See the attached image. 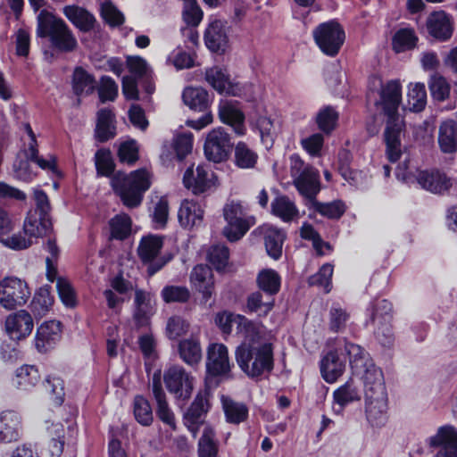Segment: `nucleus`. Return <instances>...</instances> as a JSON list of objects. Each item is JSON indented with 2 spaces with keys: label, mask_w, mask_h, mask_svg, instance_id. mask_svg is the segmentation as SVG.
I'll return each instance as SVG.
<instances>
[{
  "label": "nucleus",
  "mask_w": 457,
  "mask_h": 457,
  "mask_svg": "<svg viewBox=\"0 0 457 457\" xmlns=\"http://www.w3.org/2000/svg\"><path fill=\"white\" fill-rule=\"evenodd\" d=\"M239 324L245 328V339L236 350V360L240 369L250 378L272 370V345L262 338L252 321L240 319Z\"/></svg>",
  "instance_id": "1"
},
{
  "label": "nucleus",
  "mask_w": 457,
  "mask_h": 457,
  "mask_svg": "<svg viewBox=\"0 0 457 457\" xmlns=\"http://www.w3.org/2000/svg\"><path fill=\"white\" fill-rule=\"evenodd\" d=\"M37 36L47 38L51 46L61 53L77 49L78 41L66 22L54 13L43 9L37 17Z\"/></svg>",
  "instance_id": "2"
},
{
  "label": "nucleus",
  "mask_w": 457,
  "mask_h": 457,
  "mask_svg": "<svg viewBox=\"0 0 457 457\" xmlns=\"http://www.w3.org/2000/svg\"><path fill=\"white\" fill-rule=\"evenodd\" d=\"M111 183L122 203L127 207L135 208L142 203L145 192L151 186L150 174L145 169L137 170L129 175L118 172Z\"/></svg>",
  "instance_id": "3"
},
{
  "label": "nucleus",
  "mask_w": 457,
  "mask_h": 457,
  "mask_svg": "<svg viewBox=\"0 0 457 457\" xmlns=\"http://www.w3.org/2000/svg\"><path fill=\"white\" fill-rule=\"evenodd\" d=\"M223 216L227 221L223 234L230 242L242 238L256 222L255 217L248 213L240 201L228 202L223 207Z\"/></svg>",
  "instance_id": "4"
},
{
  "label": "nucleus",
  "mask_w": 457,
  "mask_h": 457,
  "mask_svg": "<svg viewBox=\"0 0 457 457\" xmlns=\"http://www.w3.org/2000/svg\"><path fill=\"white\" fill-rule=\"evenodd\" d=\"M410 160L405 159L397 167L395 175L399 180L406 183H412L415 180L422 188L435 194H441L448 190L451 186V179L437 170H420L415 176L409 167Z\"/></svg>",
  "instance_id": "5"
},
{
  "label": "nucleus",
  "mask_w": 457,
  "mask_h": 457,
  "mask_svg": "<svg viewBox=\"0 0 457 457\" xmlns=\"http://www.w3.org/2000/svg\"><path fill=\"white\" fill-rule=\"evenodd\" d=\"M290 162L294 185L298 192L312 203L320 189L319 171L309 165H304L297 155H292Z\"/></svg>",
  "instance_id": "6"
},
{
  "label": "nucleus",
  "mask_w": 457,
  "mask_h": 457,
  "mask_svg": "<svg viewBox=\"0 0 457 457\" xmlns=\"http://www.w3.org/2000/svg\"><path fill=\"white\" fill-rule=\"evenodd\" d=\"M320 49L328 56H336L345 38V30L336 21L320 24L312 32Z\"/></svg>",
  "instance_id": "7"
},
{
  "label": "nucleus",
  "mask_w": 457,
  "mask_h": 457,
  "mask_svg": "<svg viewBox=\"0 0 457 457\" xmlns=\"http://www.w3.org/2000/svg\"><path fill=\"white\" fill-rule=\"evenodd\" d=\"M194 377L179 365H172L165 370L163 381L168 391L177 400L185 402L190 398L194 389Z\"/></svg>",
  "instance_id": "8"
},
{
  "label": "nucleus",
  "mask_w": 457,
  "mask_h": 457,
  "mask_svg": "<svg viewBox=\"0 0 457 457\" xmlns=\"http://www.w3.org/2000/svg\"><path fill=\"white\" fill-rule=\"evenodd\" d=\"M232 147L229 134L223 128H216L207 133L204 152L208 161L220 163L228 159Z\"/></svg>",
  "instance_id": "9"
},
{
  "label": "nucleus",
  "mask_w": 457,
  "mask_h": 457,
  "mask_svg": "<svg viewBox=\"0 0 457 457\" xmlns=\"http://www.w3.org/2000/svg\"><path fill=\"white\" fill-rule=\"evenodd\" d=\"M29 296L27 283L18 278H6L0 284V304L7 310L23 305Z\"/></svg>",
  "instance_id": "10"
},
{
  "label": "nucleus",
  "mask_w": 457,
  "mask_h": 457,
  "mask_svg": "<svg viewBox=\"0 0 457 457\" xmlns=\"http://www.w3.org/2000/svg\"><path fill=\"white\" fill-rule=\"evenodd\" d=\"M428 445L436 450L435 457H457V428L451 425L440 427Z\"/></svg>",
  "instance_id": "11"
},
{
  "label": "nucleus",
  "mask_w": 457,
  "mask_h": 457,
  "mask_svg": "<svg viewBox=\"0 0 457 457\" xmlns=\"http://www.w3.org/2000/svg\"><path fill=\"white\" fill-rule=\"evenodd\" d=\"M426 29L428 35L435 39L447 41L453 33V19L443 10L432 12L426 20Z\"/></svg>",
  "instance_id": "12"
},
{
  "label": "nucleus",
  "mask_w": 457,
  "mask_h": 457,
  "mask_svg": "<svg viewBox=\"0 0 457 457\" xmlns=\"http://www.w3.org/2000/svg\"><path fill=\"white\" fill-rule=\"evenodd\" d=\"M379 96V104L388 120H398L397 111L402 101V87L399 80H389L382 85Z\"/></svg>",
  "instance_id": "13"
},
{
  "label": "nucleus",
  "mask_w": 457,
  "mask_h": 457,
  "mask_svg": "<svg viewBox=\"0 0 457 457\" xmlns=\"http://www.w3.org/2000/svg\"><path fill=\"white\" fill-rule=\"evenodd\" d=\"M34 327L31 315L25 310H20L8 315L5 320V331L12 340H21L32 332Z\"/></svg>",
  "instance_id": "14"
},
{
  "label": "nucleus",
  "mask_w": 457,
  "mask_h": 457,
  "mask_svg": "<svg viewBox=\"0 0 457 457\" xmlns=\"http://www.w3.org/2000/svg\"><path fill=\"white\" fill-rule=\"evenodd\" d=\"M402 124L399 120H387L384 131L386 156L390 162H397L403 154L401 142Z\"/></svg>",
  "instance_id": "15"
},
{
  "label": "nucleus",
  "mask_w": 457,
  "mask_h": 457,
  "mask_svg": "<svg viewBox=\"0 0 457 457\" xmlns=\"http://www.w3.org/2000/svg\"><path fill=\"white\" fill-rule=\"evenodd\" d=\"M365 413L371 426H384L387 420V395H365Z\"/></svg>",
  "instance_id": "16"
},
{
  "label": "nucleus",
  "mask_w": 457,
  "mask_h": 457,
  "mask_svg": "<svg viewBox=\"0 0 457 457\" xmlns=\"http://www.w3.org/2000/svg\"><path fill=\"white\" fill-rule=\"evenodd\" d=\"M206 369L212 376L225 375L230 370L228 349L222 344H212L207 351Z\"/></svg>",
  "instance_id": "17"
},
{
  "label": "nucleus",
  "mask_w": 457,
  "mask_h": 457,
  "mask_svg": "<svg viewBox=\"0 0 457 457\" xmlns=\"http://www.w3.org/2000/svg\"><path fill=\"white\" fill-rule=\"evenodd\" d=\"M192 286L203 295V301L206 303L214 291L213 273L207 265H196L190 273Z\"/></svg>",
  "instance_id": "18"
},
{
  "label": "nucleus",
  "mask_w": 457,
  "mask_h": 457,
  "mask_svg": "<svg viewBox=\"0 0 457 457\" xmlns=\"http://www.w3.org/2000/svg\"><path fill=\"white\" fill-rule=\"evenodd\" d=\"M21 429V418L18 412L6 410L0 413V444L18 441Z\"/></svg>",
  "instance_id": "19"
},
{
  "label": "nucleus",
  "mask_w": 457,
  "mask_h": 457,
  "mask_svg": "<svg viewBox=\"0 0 457 457\" xmlns=\"http://www.w3.org/2000/svg\"><path fill=\"white\" fill-rule=\"evenodd\" d=\"M62 324L60 321L48 320L42 323L37 329L35 345L43 353L51 348L61 337Z\"/></svg>",
  "instance_id": "20"
},
{
  "label": "nucleus",
  "mask_w": 457,
  "mask_h": 457,
  "mask_svg": "<svg viewBox=\"0 0 457 457\" xmlns=\"http://www.w3.org/2000/svg\"><path fill=\"white\" fill-rule=\"evenodd\" d=\"M212 176L213 174L204 165L196 167L195 174L193 167H189L183 176V183L187 188L197 195L205 192L211 187Z\"/></svg>",
  "instance_id": "21"
},
{
  "label": "nucleus",
  "mask_w": 457,
  "mask_h": 457,
  "mask_svg": "<svg viewBox=\"0 0 457 457\" xmlns=\"http://www.w3.org/2000/svg\"><path fill=\"white\" fill-rule=\"evenodd\" d=\"M342 351L341 347H337L336 350L328 353L321 360L320 372L328 383H334L345 370V361L340 358V354L343 353Z\"/></svg>",
  "instance_id": "22"
},
{
  "label": "nucleus",
  "mask_w": 457,
  "mask_h": 457,
  "mask_svg": "<svg viewBox=\"0 0 457 457\" xmlns=\"http://www.w3.org/2000/svg\"><path fill=\"white\" fill-rule=\"evenodd\" d=\"M204 42L209 50L213 53L223 54L228 44L225 24L221 21H214L205 30Z\"/></svg>",
  "instance_id": "23"
},
{
  "label": "nucleus",
  "mask_w": 457,
  "mask_h": 457,
  "mask_svg": "<svg viewBox=\"0 0 457 457\" xmlns=\"http://www.w3.org/2000/svg\"><path fill=\"white\" fill-rule=\"evenodd\" d=\"M152 391L157 403V415L167 425L175 428L174 415L166 401V394L161 382V373L154 372L152 379Z\"/></svg>",
  "instance_id": "24"
},
{
  "label": "nucleus",
  "mask_w": 457,
  "mask_h": 457,
  "mask_svg": "<svg viewBox=\"0 0 457 457\" xmlns=\"http://www.w3.org/2000/svg\"><path fill=\"white\" fill-rule=\"evenodd\" d=\"M345 354L349 357V362L353 373L361 375L373 362L369 353L360 345L347 342L345 339L340 341Z\"/></svg>",
  "instance_id": "25"
},
{
  "label": "nucleus",
  "mask_w": 457,
  "mask_h": 457,
  "mask_svg": "<svg viewBox=\"0 0 457 457\" xmlns=\"http://www.w3.org/2000/svg\"><path fill=\"white\" fill-rule=\"evenodd\" d=\"M363 384L365 395H387L383 372L374 364L370 365L361 374Z\"/></svg>",
  "instance_id": "26"
},
{
  "label": "nucleus",
  "mask_w": 457,
  "mask_h": 457,
  "mask_svg": "<svg viewBox=\"0 0 457 457\" xmlns=\"http://www.w3.org/2000/svg\"><path fill=\"white\" fill-rule=\"evenodd\" d=\"M65 17L80 31L88 32L94 29L96 19L85 8L78 5L63 7Z\"/></svg>",
  "instance_id": "27"
},
{
  "label": "nucleus",
  "mask_w": 457,
  "mask_h": 457,
  "mask_svg": "<svg viewBox=\"0 0 457 457\" xmlns=\"http://www.w3.org/2000/svg\"><path fill=\"white\" fill-rule=\"evenodd\" d=\"M206 81L220 94L236 96L237 87L234 86L226 74L225 71L220 67H212L205 71Z\"/></svg>",
  "instance_id": "28"
},
{
  "label": "nucleus",
  "mask_w": 457,
  "mask_h": 457,
  "mask_svg": "<svg viewBox=\"0 0 457 457\" xmlns=\"http://www.w3.org/2000/svg\"><path fill=\"white\" fill-rule=\"evenodd\" d=\"M52 229V221L50 217H43L35 212H28L23 223V232L26 236L39 237L47 235Z\"/></svg>",
  "instance_id": "29"
},
{
  "label": "nucleus",
  "mask_w": 457,
  "mask_h": 457,
  "mask_svg": "<svg viewBox=\"0 0 457 457\" xmlns=\"http://www.w3.org/2000/svg\"><path fill=\"white\" fill-rule=\"evenodd\" d=\"M219 116L223 123L233 127L235 132L241 136L245 134V115L241 110L230 102L220 104L219 108Z\"/></svg>",
  "instance_id": "30"
},
{
  "label": "nucleus",
  "mask_w": 457,
  "mask_h": 457,
  "mask_svg": "<svg viewBox=\"0 0 457 457\" xmlns=\"http://www.w3.org/2000/svg\"><path fill=\"white\" fill-rule=\"evenodd\" d=\"M152 295L142 289H136L133 318L137 327L145 326L152 313Z\"/></svg>",
  "instance_id": "31"
},
{
  "label": "nucleus",
  "mask_w": 457,
  "mask_h": 457,
  "mask_svg": "<svg viewBox=\"0 0 457 457\" xmlns=\"http://www.w3.org/2000/svg\"><path fill=\"white\" fill-rule=\"evenodd\" d=\"M438 145L443 153L457 151V122L453 120L443 121L438 129Z\"/></svg>",
  "instance_id": "32"
},
{
  "label": "nucleus",
  "mask_w": 457,
  "mask_h": 457,
  "mask_svg": "<svg viewBox=\"0 0 457 457\" xmlns=\"http://www.w3.org/2000/svg\"><path fill=\"white\" fill-rule=\"evenodd\" d=\"M204 216L201 205L193 200L182 202L178 212V218L181 226L191 228L200 223Z\"/></svg>",
  "instance_id": "33"
},
{
  "label": "nucleus",
  "mask_w": 457,
  "mask_h": 457,
  "mask_svg": "<svg viewBox=\"0 0 457 457\" xmlns=\"http://www.w3.org/2000/svg\"><path fill=\"white\" fill-rule=\"evenodd\" d=\"M178 352L181 360L189 366L197 365L202 360V348L198 339L195 337L179 341Z\"/></svg>",
  "instance_id": "34"
},
{
  "label": "nucleus",
  "mask_w": 457,
  "mask_h": 457,
  "mask_svg": "<svg viewBox=\"0 0 457 457\" xmlns=\"http://www.w3.org/2000/svg\"><path fill=\"white\" fill-rule=\"evenodd\" d=\"M271 213L284 222H290L299 217V211L287 195H278L271 202Z\"/></svg>",
  "instance_id": "35"
},
{
  "label": "nucleus",
  "mask_w": 457,
  "mask_h": 457,
  "mask_svg": "<svg viewBox=\"0 0 457 457\" xmlns=\"http://www.w3.org/2000/svg\"><path fill=\"white\" fill-rule=\"evenodd\" d=\"M183 102L190 109L204 112L210 104L208 92L203 87H187L182 94Z\"/></svg>",
  "instance_id": "36"
},
{
  "label": "nucleus",
  "mask_w": 457,
  "mask_h": 457,
  "mask_svg": "<svg viewBox=\"0 0 457 457\" xmlns=\"http://www.w3.org/2000/svg\"><path fill=\"white\" fill-rule=\"evenodd\" d=\"M254 127L260 133L262 145L270 149L278 133V126L275 120L266 115H259L254 121Z\"/></svg>",
  "instance_id": "37"
},
{
  "label": "nucleus",
  "mask_w": 457,
  "mask_h": 457,
  "mask_svg": "<svg viewBox=\"0 0 457 457\" xmlns=\"http://www.w3.org/2000/svg\"><path fill=\"white\" fill-rule=\"evenodd\" d=\"M198 457H220L219 441L212 427H205L197 444Z\"/></svg>",
  "instance_id": "38"
},
{
  "label": "nucleus",
  "mask_w": 457,
  "mask_h": 457,
  "mask_svg": "<svg viewBox=\"0 0 457 457\" xmlns=\"http://www.w3.org/2000/svg\"><path fill=\"white\" fill-rule=\"evenodd\" d=\"M41 380L38 369L34 365H23L17 369L15 386L20 390L29 391Z\"/></svg>",
  "instance_id": "39"
},
{
  "label": "nucleus",
  "mask_w": 457,
  "mask_h": 457,
  "mask_svg": "<svg viewBox=\"0 0 457 457\" xmlns=\"http://www.w3.org/2000/svg\"><path fill=\"white\" fill-rule=\"evenodd\" d=\"M370 320L372 324L386 325L392 320V304L386 299L375 300L368 309Z\"/></svg>",
  "instance_id": "40"
},
{
  "label": "nucleus",
  "mask_w": 457,
  "mask_h": 457,
  "mask_svg": "<svg viewBox=\"0 0 457 457\" xmlns=\"http://www.w3.org/2000/svg\"><path fill=\"white\" fill-rule=\"evenodd\" d=\"M162 238L159 236L150 235L144 237L139 244L137 252L143 262H150L156 258L162 247Z\"/></svg>",
  "instance_id": "41"
},
{
  "label": "nucleus",
  "mask_w": 457,
  "mask_h": 457,
  "mask_svg": "<svg viewBox=\"0 0 457 457\" xmlns=\"http://www.w3.org/2000/svg\"><path fill=\"white\" fill-rule=\"evenodd\" d=\"M222 405L228 422L240 424L247 420L248 408L245 403L222 397Z\"/></svg>",
  "instance_id": "42"
},
{
  "label": "nucleus",
  "mask_w": 457,
  "mask_h": 457,
  "mask_svg": "<svg viewBox=\"0 0 457 457\" xmlns=\"http://www.w3.org/2000/svg\"><path fill=\"white\" fill-rule=\"evenodd\" d=\"M54 304V296L48 287H40L35 294L30 309L36 317H43L50 311Z\"/></svg>",
  "instance_id": "43"
},
{
  "label": "nucleus",
  "mask_w": 457,
  "mask_h": 457,
  "mask_svg": "<svg viewBox=\"0 0 457 457\" xmlns=\"http://www.w3.org/2000/svg\"><path fill=\"white\" fill-rule=\"evenodd\" d=\"M285 238L286 234L281 229L273 227L266 229L264 235L266 251L274 260H278L281 256Z\"/></svg>",
  "instance_id": "44"
},
{
  "label": "nucleus",
  "mask_w": 457,
  "mask_h": 457,
  "mask_svg": "<svg viewBox=\"0 0 457 457\" xmlns=\"http://www.w3.org/2000/svg\"><path fill=\"white\" fill-rule=\"evenodd\" d=\"M281 278L277 271L271 269L263 270L257 276L259 288L266 295L274 296L280 289Z\"/></svg>",
  "instance_id": "45"
},
{
  "label": "nucleus",
  "mask_w": 457,
  "mask_h": 457,
  "mask_svg": "<svg viewBox=\"0 0 457 457\" xmlns=\"http://www.w3.org/2000/svg\"><path fill=\"white\" fill-rule=\"evenodd\" d=\"M209 408V393L207 391L199 392L185 413L184 420L203 422V418L208 412Z\"/></svg>",
  "instance_id": "46"
},
{
  "label": "nucleus",
  "mask_w": 457,
  "mask_h": 457,
  "mask_svg": "<svg viewBox=\"0 0 457 457\" xmlns=\"http://www.w3.org/2000/svg\"><path fill=\"white\" fill-rule=\"evenodd\" d=\"M258 154L245 143L238 142L234 149V163L240 169H252L255 166Z\"/></svg>",
  "instance_id": "47"
},
{
  "label": "nucleus",
  "mask_w": 457,
  "mask_h": 457,
  "mask_svg": "<svg viewBox=\"0 0 457 457\" xmlns=\"http://www.w3.org/2000/svg\"><path fill=\"white\" fill-rule=\"evenodd\" d=\"M418 37L411 28L398 29L393 37V49L396 53L411 50L416 46Z\"/></svg>",
  "instance_id": "48"
},
{
  "label": "nucleus",
  "mask_w": 457,
  "mask_h": 457,
  "mask_svg": "<svg viewBox=\"0 0 457 457\" xmlns=\"http://www.w3.org/2000/svg\"><path fill=\"white\" fill-rule=\"evenodd\" d=\"M96 88V80L84 69L76 68L73 73V91L77 96L89 95Z\"/></svg>",
  "instance_id": "49"
},
{
  "label": "nucleus",
  "mask_w": 457,
  "mask_h": 457,
  "mask_svg": "<svg viewBox=\"0 0 457 457\" xmlns=\"http://www.w3.org/2000/svg\"><path fill=\"white\" fill-rule=\"evenodd\" d=\"M350 320V312L339 303L331 305L328 312V328L332 332H342Z\"/></svg>",
  "instance_id": "50"
},
{
  "label": "nucleus",
  "mask_w": 457,
  "mask_h": 457,
  "mask_svg": "<svg viewBox=\"0 0 457 457\" xmlns=\"http://www.w3.org/2000/svg\"><path fill=\"white\" fill-rule=\"evenodd\" d=\"M334 401L341 408L361 399L360 391L353 381H347L343 386L335 390Z\"/></svg>",
  "instance_id": "51"
},
{
  "label": "nucleus",
  "mask_w": 457,
  "mask_h": 457,
  "mask_svg": "<svg viewBox=\"0 0 457 457\" xmlns=\"http://www.w3.org/2000/svg\"><path fill=\"white\" fill-rule=\"evenodd\" d=\"M334 267L329 263L323 264L320 270L308 278L310 286H315L323 288L326 294L329 293L332 288V276Z\"/></svg>",
  "instance_id": "52"
},
{
  "label": "nucleus",
  "mask_w": 457,
  "mask_h": 457,
  "mask_svg": "<svg viewBox=\"0 0 457 457\" xmlns=\"http://www.w3.org/2000/svg\"><path fill=\"white\" fill-rule=\"evenodd\" d=\"M410 109L414 112L422 111L427 104V92L422 83L410 84L407 94Z\"/></svg>",
  "instance_id": "53"
},
{
  "label": "nucleus",
  "mask_w": 457,
  "mask_h": 457,
  "mask_svg": "<svg viewBox=\"0 0 457 457\" xmlns=\"http://www.w3.org/2000/svg\"><path fill=\"white\" fill-rule=\"evenodd\" d=\"M49 437L51 438L50 452L52 456L59 457L63 451L65 430L62 423L52 422L46 427Z\"/></svg>",
  "instance_id": "54"
},
{
  "label": "nucleus",
  "mask_w": 457,
  "mask_h": 457,
  "mask_svg": "<svg viewBox=\"0 0 457 457\" xmlns=\"http://www.w3.org/2000/svg\"><path fill=\"white\" fill-rule=\"evenodd\" d=\"M311 204L315 212L328 219H339L345 212V205L340 200L330 203L313 200Z\"/></svg>",
  "instance_id": "55"
},
{
  "label": "nucleus",
  "mask_w": 457,
  "mask_h": 457,
  "mask_svg": "<svg viewBox=\"0 0 457 457\" xmlns=\"http://www.w3.org/2000/svg\"><path fill=\"white\" fill-rule=\"evenodd\" d=\"M109 225L112 238L122 240L130 234L131 219L125 213L114 216L111 219Z\"/></svg>",
  "instance_id": "56"
},
{
  "label": "nucleus",
  "mask_w": 457,
  "mask_h": 457,
  "mask_svg": "<svg viewBox=\"0 0 457 457\" xmlns=\"http://www.w3.org/2000/svg\"><path fill=\"white\" fill-rule=\"evenodd\" d=\"M161 295L167 303H185L189 300L191 294L185 286H165L161 292Z\"/></svg>",
  "instance_id": "57"
},
{
  "label": "nucleus",
  "mask_w": 457,
  "mask_h": 457,
  "mask_svg": "<svg viewBox=\"0 0 457 457\" xmlns=\"http://www.w3.org/2000/svg\"><path fill=\"white\" fill-rule=\"evenodd\" d=\"M273 306L274 297L266 295V300H263V294L262 292H254L247 298V308L251 312L267 314Z\"/></svg>",
  "instance_id": "58"
},
{
  "label": "nucleus",
  "mask_w": 457,
  "mask_h": 457,
  "mask_svg": "<svg viewBox=\"0 0 457 457\" xmlns=\"http://www.w3.org/2000/svg\"><path fill=\"white\" fill-rule=\"evenodd\" d=\"M43 386L53 397L54 403L57 405H61L64 396L63 380L56 376H47L43 381Z\"/></svg>",
  "instance_id": "59"
},
{
  "label": "nucleus",
  "mask_w": 457,
  "mask_h": 457,
  "mask_svg": "<svg viewBox=\"0 0 457 457\" xmlns=\"http://www.w3.org/2000/svg\"><path fill=\"white\" fill-rule=\"evenodd\" d=\"M229 251L224 245H212L207 254L208 261L217 270H223L228 262Z\"/></svg>",
  "instance_id": "60"
},
{
  "label": "nucleus",
  "mask_w": 457,
  "mask_h": 457,
  "mask_svg": "<svg viewBox=\"0 0 457 457\" xmlns=\"http://www.w3.org/2000/svg\"><path fill=\"white\" fill-rule=\"evenodd\" d=\"M134 415L136 420L144 426L153 421V412L149 402L143 396H137L134 401Z\"/></svg>",
  "instance_id": "61"
},
{
  "label": "nucleus",
  "mask_w": 457,
  "mask_h": 457,
  "mask_svg": "<svg viewBox=\"0 0 457 457\" xmlns=\"http://www.w3.org/2000/svg\"><path fill=\"white\" fill-rule=\"evenodd\" d=\"M431 96L437 101H445L450 95V85L446 79L439 75L431 77L428 83Z\"/></svg>",
  "instance_id": "62"
},
{
  "label": "nucleus",
  "mask_w": 457,
  "mask_h": 457,
  "mask_svg": "<svg viewBox=\"0 0 457 457\" xmlns=\"http://www.w3.org/2000/svg\"><path fill=\"white\" fill-rule=\"evenodd\" d=\"M182 15L187 25L196 27L201 22L204 14L196 0H184Z\"/></svg>",
  "instance_id": "63"
},
{
  "label": "nucleus",
  "mask_w": 457,
  "mask_h": 457,
  "mask_svg": "<svg viewBox=\"0 0 457 457\" xmlns=\"http://www.w3.org/2000/svg\"><path fill=\"white\" fill-rule=\"evenodd\" d=\"M337 119V112L332 107L328 106L318 113L317 124L320 129L328 134L335 129Z\"/></svg>",
  "instance_id": "64"
}]
</instances>
